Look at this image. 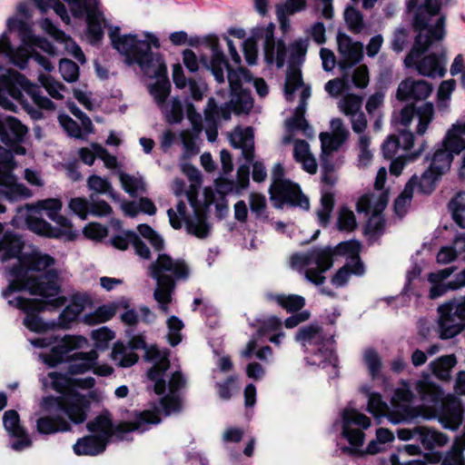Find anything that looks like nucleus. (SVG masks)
I'll return each mask as SVG.
<instances>
[{
	"label": "nucleus",
	"mask_w": 465,
	"mask_h": 465,
	"mask_svg": "<svg viewBox=\"0 0 465 465\" xmlns=\"http://www.w3.org/2000/svg\"><path fill=\"white\" fill-rule=\"evenodd\" d=\"M361 390L368 400L367 411L377 419L385 416L389 407L388 404L382 401L381 396L377 392L371 391V388L368 386H362Z\"/></svg>",
	"instance_id": "42"
},
{
	"label": "nucleus",
	"mask_w": 465,
	"mask_h": 465,
	"mask_svg": "<svg viewBox=\"0 0 465 465\" xmlns=\"http://www.w3.org/2000/svg\"><path fill=\"white\" fill-rule=\"evenodd\" d=\"M389 201L386 191L378 190L363 194L357 203V211L375 217L383 212Z\"/></svg>",
	"instance_id": "34"
},
{
	"label": "nucleus",
	"mask_w": 465,
	"mask_h": 465,
	"mask_svg": "<svg viewBox=\"0 0 465 465\" xmlns=\"http://www.w3.org/2000/svg\"><path fill=\"white\" fill-rule=\"evenodd\" d=\"M438 334L441 340L458 336L465 330V310L458 299H451L437 308Z\"/></svg>",
	"instance_id": "21"
},
{
	"label": "nucleus",
	"mask_w": 465,
	"mask_h": 465,
	"mask_svg": "<svg viewBox=\"0 0 465 465\" xmlns=\"http://www.w3.org/2000/svg\"><path fill=\"white\" fill-rule=\"evenodd\" d=\"M116 314V306L107 304L98 307L94 313L84 315V322L87 324H98L108 322Z\"/></svg>",
	"instance_id": "49"
},
{
	"label": "nucleus",
	"mask_w": 465,
	"mask_h": 465,
	"mask_svg": "<svg viewBox=\"0 0 465 465\" xmlns=\"http://www.w3.org/2000/svg\"><path fill=\"white\" fill-rule=\"evenodd\" d=\"M271 299L275 300L279 305H281L282 308H285L289 312L298 311L302 309L305 304V300L303 297L294 294H278L271 296Z\"/></svg>",
	"instance_id": "55"
},
{
	"label": "nucleus",
	"mask_w": 465,
	"mask_h": 465,
	"mask_svg": "<svg viewBox=\"0 0 465 465\" xmlns=\"http://www.w3.org/2000/svg\"><path fill=\"white\" fill-rule=\"evenodd\" d=\"M441 0H425L415 13L412 25L417 32L414 45L404 59L406 67L415 66L418 73L428 77H443L446 74V51L430 54L419 60L435 44L445 37V16L440 15Z\"/></svg>",
	"instance_id": "3"
},
{
	"label": "nucleus",
	"mask_w": 465,
	"mask_h": 465,
	"mask_svg": "<svg viewBox=\"0 0 465 465\" xmlns=\"http://www.w3.org/2000/svg\"><path fill=\"white\" fill-rule=\"evenodd\" d=\"M106 444L103 440L89 435L79 439L73 449L78 456H96L104 451Z\"/></svg>",
	"instance_id": "39"
},
{
	"label": "nucleus",
	"mask_w": 465,
	"mask_h": 465,
	"mask_svg": "<svg viewBox=\"0 0 465 465\" xmlns=\"http://www.w3.org/2000/svg\"><path fill=\"white\" fill-rule=\"evenodd\" d=\"M357 226L356 218L352 211L346 207L339 211L337 227L340 231L351 232Z\"/></svg>",
	"instance_id": "59"
},
{
	"label": "nucleus",
	"mask_w": 465,
	"mask_h": 465,
	"mask_svg": "<svg viewBox=\"0 0 465 465\" xmlns=\"http://www.w3.org/2000/svg\"><path fill=\"white\" fill-rule=\"evenodd\" d=\"M465 450V432L458 438L451 449L445 454L440 465H465L462 451Z\"/></svg>",
	"instance_id": "45"
},
{
	"label": "nucleus",
	"mask_w": 465,
	"mask_h": 465,
	"mask_svg": "<svg viewBox=\"0 0 465 465\" xmlns=\"http://www.w3.org/2000/svg\"><path fill=\"white\" fill-rule=\"evenodd\" d=\"M344 18L349 29L353 33H361L365 27L361 13L354 7L345 9Z\"/></svg>",
	"instance_id": "56"
},
{
	"label": "nucleus",
	"mask_w": 465,
	"mask_h": 465,
	"mask_svg": "<svg viewBox=\"0 0 465 465\" xmlns=\"http://www.w3.org/2000/svg\"><path fill=\"white\" fill-rule=\"evenodd\" d=\"M414 115H417L419 120L416 132L419 135H423L434 117L433 104L431 103H425L417 109L413 106L406 105L399 113L396 119V124L401 125L405 129L411 124Z\"/></svg>",
	"instance_id": "26"
},
{
	"label": "nucleus",
	"mask_w": 465,
	"mask_h": 465,
	"mask_svg": "<svg viewBox=\"0 0 465 465\" xmlns=\"http://www.w3.org/2000/svg\"><path fill=\"white\" fill-rule=\"evenodd\" d=\"M139 233L146 238L155 251H161L164 247V241L155 231H153L147 224H139L138 227Z\"/></svg>",
	"instance_id": "63"
},
{
	"label": "nucleus",
	"mask_w": 465,
	"mask_h": 465,
	"mask_svg": "<svg viewBox=\"0 0 465 465\" xmlns=\"http://www.w3.org/2000/svg\"><path fill=\"white\" fill-rule=\"evenodd\" d=\"M331 133H321L320 140L322 152L331 154L336 152L348 139L350 132L340 118H334L330 123Z\"/></svg>",
	"instance_id": "29"
},
{
	"label": "nucleus",
	"mask_w": 465,
	"mask_h": 465,
	"mask_svg": "<svg viewBox=\"0 0 465 465\" xmlns=\"http://www.w3.org/2000/svg\"><path fill=\"white\" fill-rule=\"evenodd\" d=\"M275 25L272 23L257 25L251 31V35L242 45L246 62L254 64L257 60V44L262 41L264 51V57L269 64H275L281 68L285 63L286 47L282 41H275Z\"/></svg>",
	"instance_id": "16"
},
{
	"label": "nucleus",
	"mask_w": 465,
	"mask_h": 465,
	"mask_svg": "<svg viewBox=\"0 0 465 465\" xmlns=\"http://www.w3.org/2000/svg\"><path fill=\"white\" fill-rule=\"evenodd\" d=\"M109 36L113 46L125 57L127 64H137L144 75L156 79L151 85H157L162 80L169 81L163 57L151 51V46H160L156 35L144 32V39H138L136 35H120V28L114 27L110 29Z\"/></svg>",
	"instance_id": "6"
},
{
	"label": "nucleus",
	"mask_w": 465,
	"mask_h": 465,
	"mask_svg": "<svg viewBox=\"0 0 465 465\" xmlns=\"http://www.w3.org/2000/svg\"><path fill=\"white\" fill-rule=\"evenodd\" d=\"M272 179L269 191L274 207L282 208L284 204H289L304 210L309 209V199L302 194L298 184L283 178V168L281 164L274 166Z\"/></svg>",
	"instance_id": "20"
},
{
	"label": "nucleus",
	"mask_w": 465,
	"mask_h": 465,
	"mask_svg": "<svg viewBox=\"0 0 465 465\" xmlns=\"http://www.w3.org/2000/svg\"><path fill=\"white\" fill-rule=\"evenodd\" d=\"M362 102V96L349 93L338 101L337 105L340 112L349 118L352 131L359 135L358 162L359 165L366 166L372 159V152L370 149L371 138L365 133L368 121L361 109Z\"/></svg>",
	"instance_id": "17"
},
{
	"label": "nucleus",
	"mask_w": 465,
	"mask_h": 465,
	"mask_svg": "<svg viewBox=\"0 0 465 465\" xmlns=\"http://www.w3.org/2000/svg\"><path fill=\"white\" fill-rule=\"evenodd\" d=\"M149 274L157 283L153 298L157 302L158 309L164 314H168L173 301L175 282L188 279L190 269L183 261L174 260L171 256L162 253L149 266Z\"/></svg>",
	"instance_id": "11"
},
{
	"label": "nucleus",
	"mask_w": 465,
	"mask_h": 465,
	"mask_svg": "<svg viewBox=\"0 0 465 465\" xmlns=\"http://www.w3.org/2000/svg\"><path fill=\"white\" fill-rule=\"evenodd\" d=\"M0 223V261H14L6 268L8 286L2 295L10 306L25 312V326L35 332H42L46 324L36 312L63 306L66 299L59 295L58 272L53 268L54 257L38 250L22 253L24 242L16 234L5 232L2 234Z\"/></svg>",
	"instance_id": "1"
},
{
	"label": "nucleus",
	"mask_w": 465,
	"mask_h": 465,
	"mask_svg": "<svg viewBox=\"0 0 465 465\" xmlns=\"http://www.w3.org/2000/svg\"><path fill=\"white\" fill-rule=\"evenodd\" d=\"M432 92L431 85L424 80H403L398 86L397 97L403 101L426 99Z\"/></svg>",
	"instance_id": "30"
},
{
	"label": "nucleus",
	"mask_w": 465,
	"mask_h": 465,
	"mask_svg": "<svg viewBox=\"0 0 465 465\" xmlns=\"http://www.w3.org/2000/svg\"><path fill=\"white\" fill-rule=\"evenodd\" d=\"M148 91L169 124H177L183 120V111L181 100L174 97L166 102L171 91L169 81L162 80L157 85H148Z\"/></svg>",
	"instance_id": "24"
},
{
	"label": "nucleus",
	"mask_w": 465,
	"mask_h": 465,
	"mask_svg": "<svg viewBox=\"0 0 465 465\" xmlns=\"http://www.w3.org/2000/svg\"><path fill=\"white\" fill-rule=\"evenodd\" d=\"M15 103L20 104L33 119H41L39 109L54 110V103L42 94L40 86L30 83L23 74L0 65V105L15 111Z\"/></svg>",
	"instance_id": "7"
},
{
	"label": "nucleus",
	"mask_w": 465,
	"mask_h": 465,
	"mask_svg": "<svg viewBox=\"0 0 465 465\" xmlns=\"http://www.w3.org/2000/svg\"><path fill=\"white\" fill-rule=\"evenodd\" d=\"M293 157L302 163L303 170L313 174L317 172V163L312 153L307 142L303 140H295L293 145Z\"/></svg>",
	"instance_id": "40"
},
{
	"label": "nucleus",
	"mask_w": 465,
	"mask_h": 465,
	"mask_svg": "<svg viewBox=\"0 0 465 465\" xmlns=\"http://www.w3.org/2000/svg\"><path fill=\"white\" fill-rule=\"evenodd\" d=\"M363 361L371 378H376L382 365L380 354L374 349L367 348L363 351Z\"/></svg>",
	"instance_id": "53"
},
{
	"label": "nucleus",
	"mask_w": 465,
	"mask_h": 465,
	"mask_svg": "<svg viewBox=\"0 0 465 465\" xmlns=\"http://www.w3.org/2000/svg\"><path fill=\"white\" fill-rule=\"evenodd\" d=\"M91 338L94 341V345L99 350L107 348L109 341L114 338V332L107 327H101L91 332Z\"/></svg>",
	"instance_id": "62"
},
{
	"label": "nucleus",
	"mask_w": 465,
	"mask_h": 465,
	"mask_svg": "<svg viewBox=\"0 0 465 465\" xmlns=\"http://www.w3.org/2000/svg\"><path fill=\"white\" fill-rule=\"evenodd\" d=\"M449 440V437L443 432L424 427L421 428L420 441L429 450H432L437 447H443Z\"/></svg>",
	"instance_id": "44"
},
{
	"label": "nucleus",
	"mask_w": 465,
	"mask_h": 465,
	"mask_svg": "<svg viewBox=\"0 0 465 465\" xmlns=\"http://www.w3.org/2000/svg\"><path fill=\"white\" fill-rule=\"evenodd\" d=\"M200 186L201 180L198 173H196L195 179L193 180L189 189H186L185 183L182 179H175L172 186L173 193L177 197L184 195L193 207V215H187L186 204L181 200L176 204L175 211L171 208L167 211V214L170 224L173 229H181L183 223H184L189 234L202 239L208 236L210 229L206 223L204 214L201 213L196 206V199Z\"/></svg>",
	"instance_id": "10"
},
{
	"label": "nucleus",
	"mask_w": 465,
	"mask_h": 465,
	"mask_svg": "<svg viewBox=\"0 0 465 465\" xmlns=\"http://www.w3.org/2000/svg\"><path fill=\"white\" fill-rule=\"evenodd\" d=\"M42 381L45 387L61 393L65 391L69 385V380L66 375L54 371L49 372L46 377L43 378Z\"/></svg>",
	"instance_id": "54"
},
{
	"label": "nucleus",
	"mask_w": 465,
	"mask_h": 465,
	"mask_svg": "<svg viewBox=\"0 0 465 465\" xmlns=\"http://www.w3.org/2000/svg\"><path fill=\"white\" fill-rule=\"evenodd\" d=\"M415 389L422 402L438 412L439 421L443 428L456 430L460 427L462 422L460 402L451 395H445L429 374L416 381Z\"/></svg>",
	"instance_id": "13"
},
{
	"label": "nucleus",
	"mask_w": 465,
	"mask_h": 465,
	"mask_svg": "<svg viewBox=\"0 0 465 465\" xmlns=\"http://www.w3.org/2000/svg\"><path fill=\"white\" fill-rule=\"evenodd\" d=\"M38 81L54 99L59 100L64 98L63 93L65 91V87L63 84L54 80L52 76L44 74H39Z\"/></svg>",
	"instance_id": "51"
},
{
	"label": "nucleus",
	"mask_w": 465,
	"mask_h": 465,
	"mask_svg": "<svg viewBox=\"0 0 465 465\" xmlns=\"http://www.w3.org/2000/svg\"><path fill=\"white\" fill-rule=\"evenodd\" d=\"M296 341L311 355L306 357L308 363L323 367L325 363L336 366L338 359L334 352V340L331 335H326L322 328L316 325L302 328L296 334Z\"/></svg>",
	"instance_id": "18"
},
{
	"label": "nucleus",
	"mask_w": 465,
	"mask_h": 465,
	"mask_svg": "<svg viewBox=\"0 0 465 465\" xmlns=\"http://www.w3.org/2000/svg\"><path fill=\"white\" fill-rule=\"evenodd\" d=\"M440 177V175H438L428 168L420 176L417 175V182L414 184V189L420 193L430 194L434 191L436 183Z\"/></svg>",
	"instance_id": "47"
},
{
	"label": "nucleus",
	"mask_w": 465,
	"mask_h": 465,
	"mask_svg": "<svg viewBox=\"0 0 465 465\" xmlns=\"http://www.w3.org/2000/svg\"><path fill=\"white\" fill-rule=\"evenodd\" d=\"M91 303V298L85 293L73 295L69 304L60 313L59 325L63 328L69 327Z\"/></svg>",
	"instance_id": "35"
},
{
	"label": "nucleus",
	"mask_w": 465,
	"mask_h": 465,
	"mask_svg": "<svg viewBox=\"0 0 465 465\" xmlns=\"http://www.w3.org/2000/svg\"><path fill=\"white\" fill-rule=\"evenodd\" d=\"M338 52L342 57L343 64H355L363 58V45L360 42L353 41L344 33L337 35Z\"/></svg>",
	"instance_id": "31"
},
{
	"label": "nucleus",
	"mask_w": 465,
	"mask_h": 465,
	"mask_svg": "<svg viewBox=\"0 0 465 465\" xmlns=\"http://www.w3.org/2000/svg\"><path fill=\"white\" fill-rule=\"evenodd\" d=\"M59 71L64 80L68 83H74L77 81L79 77L78 65L69 59L64 58L60 60Z\"/></svg>",
	"instance_id": "60"
},
{
	"label": "nucleus",
	"mask_w": 465,
	"mask_h": 465,
	"mask_svg": "<svg viewBox=\"0 0 465 465\" xmlns=\"http://www.w3.org/2000/svg\"><path fill=\"white\" fill-rule=\"evenodd\" d=\"M299 93L300 103L294 110L293 115L285 122L288 134L282 138L284 144L292 142V134L296 131H301L307 138L314 137V131L304 117L307 106V100L311 96V87L305 85L302 79V74L298 70H293L287 74L284 95L287 101H293L295 94Z\"/></svg>",
	"instance_id": "15"
},
{
	"label": "nucleus",
	"mask_w": 465,
	"mask_h": 465,
	"mask_svg": "<svg viewBox=\"0 0 465 465\" xmlns=\"http://www.w3.org/2000/svg\"><path fill=\"white\" fill-rule=\"evenodd\" d=\"M40 25L45 33L50 35L58 45L64 47L67 54L72 55L81 64L85 63V56L80 46L64 32L59 30L50 19H42Z\"/></svg>",
	"instance_id": "28"
},
{
	"label": "nucleus",
	"mask_w": 465,
	"mask_h": 465,
	"mask_svg": "<svg viewBox=\"0 0 465 465\" xmlns=\"http://www.w3.org/2000/svg\"><path fill=\"white\" fill-rule=\"evenodd\" d=\"M417 182V175L414 174L409 180L402 193L396 198L394 202V212L400 218L403 217L409 209L412 199L414 184Z\"/></svg>",
	"instance_id": "43"
},
{
	"label": "nucleus",
	"mask_w": 465,
	"mask_h": 465,
	"mask_svg": "<svg viewBox=\"0 0 465 465\" xmlns=\"http://www.w3.org/2000/svg\"><path fill=\"white\" fill-rule=\"evenodd\" d=\"M35 6L45 13L53 9L61 20L69 25L71 15L75 18H85L86 37L91 45L97 44L103 36L105 24L100 0H32Z\"/></svg>",
	"instance_id": "8"
},
{
	"label": "nucleus",
	"mask_w": 465,
	"mask_h": 465,
	"mask_svg": "<svg viewBox=\"0 0 465 465\" xmlns=\"http://www.w3.org/2000/svg\"><path fill=\"white\" fill-rule=\"evenodd\" d=\"M212 57L209 62L204 59L203 62L208 69L212 71L215 80L218 83H224V72H227V78L232 93V104L238 113H249L253 106V99L250 91L244 87V84H251L252 76L245 68L239 67L232 70L229 67L227 59L223 50L218 45L217 41L211 45Z\"/></svg>",
	"instance_id": "9"
},
{
	"label": "nucleus",
	"mask_w": 465,
	"mask_h": 465,
	"mask_svg": "<svg viewBox=\"0 0 465 465\" xmlns=\"http://www.w3.org/2000/svg\"><path fill=\"white\" fill-rule=\"evenodd\" d=\"M340 418L341 435L349 442V446L338 443L340 450L350 455L361 454L365 440L364 430L371 426V419L351 405L341 411Z\"/></svg>",
	"instance_id": "19"
},
{
	"label": "nucleus",
	"mask_w": 465,
	"mask_h": 465,
	"mask_svg": "<svg viewBox=\"0 0 465 465\" xmlns=\"http://www.w3.org/2000/svg\"><path fill=\"white\" fill-rule=\"evenodd\" d=\"M87 186L89 190L96 193H109L114 197L110 182L102 176L93 174L87 179Z\"/></svg>",
	"instance_id": "61"
},
{
	"label": "nucleus",
	"mask_w": 465,
	"mask_h": 465,
	"mask_svg": "<svg viewBox=\"0 0 465 465\" xmlns=\"http://www.w3.org/2000/svg\"><path fill=\"white\" fill-rule=\"evenodd\" d=\"M325 91L331 97H338L343 91L350 90L345 75L342 73L341 77L329 80L324 85Z\"/></svg>",
	"instance_id": "64"
},
{
	"label": "nucleus",
	"mask_w": 465,
	"mask_h": 465,
	"mask_svg": "<svg viewBox=\"0 0 465 465\" xmlns=\"http://www.w3.org/2000/svg\"><path fill=\"white\" fill-rule=\"evenodd\" d=\"M450 208L455 223L461 228H465V192L459 193L450 202Z\"/></svg>",
	"instance_id": "52"
},
{
	"label": "nucleus",
	"mask_w": 465,
	"mask_h": 465,
	"mask_svg": "<svg viewBox=\"0 0 465 465\" xmlns=\"http://www.w3.org/2000/svg\"><path fill=\"white\" fill-rule=\"evenodd\" d=\"M63 203L59 198H47L33 204H25L17 209L12 219L15 226H26L33 232L49 238H63L73 241L78 232L71 222L60 214Z\"/></svg>",
	"instance_id": "5"
},
{
	"label": "nucleus",
	"mask_w": 465,
	"mask_h": 465,
	"mask_svg": "<svg viewBox=\"0 0 465 465\" xmlns=\"http://www.w3.org/2000/svg\"><path fill=\"white\" fill-rule=\"evenodd\" d=\"M88 344L87 339L83 336H64L49 353H41L43 361L49 366L69 360L68 371L71 374H82L92 370L98 359L95 350L88 352H75L70 355L74 350L83 349Z\"/></svg>",
	"instance_id": "14"
},
{
	"label": "nucleus",
	"mask_w": 465,
	"mask_h": 465,
	"mask_svg": "<svg viewBox=\"0 0 465 465\" xmlns=\"http://www.w3.org/2000/svg\"><path fill=\"white\" fill-rule=\"evenodd\" d=\"M445 145L456 154L465 151V120L451 124L445 134Z\"/></svg>",
	"instance_id": "38"
},
{
	"label": "nucleus",
	"mask_w": 465,
	"mask_h": 465,
	"mask_svg": "<svg viewBox=\"0 0 465 465\" xmlns=\"http://www.w3.org/2000/svg\"><path fill=\"white\" fill-rule=\"evenodd\" d=\"M353 64H343L339 63L341 70L345 75V81L351 88L362 90L367 88L370 83L369 68L365 64L352 67Z\"/></svg>",
	"instance_id": "36"
},
{
	"label": "nucleus",
	"mask_w": 465,
	"mask_h": 465,
	"mask_svg": "<svg viewBox=\"0 0 465 465\" xmlns=\"http://www.w3.org/2000/svg\"><path fill=\"white\" fill-rule=\"evenodd\" d=\"M413 398L414 395L411 390L410 384L403 381L401 387L395 390L391 402L395 407L401 408L407 412Z\"/></svg>",
	"instance_id": "48"
},
{
	"label": "nucleus",
	"mask_w": 465,
	"mask_h": 465,
	"mask_svg": "<svg viewBox=\"0 0 465 465\" xmlns=\"http://www.w3.org/2000/svg\"><path fill=\"white\" fill-rule=\"evenodd\" d=\"M454 271L455 267H448L429 273L428 282L430 287L428 295L430 299H437L448 292L458 291L465 287V269L455 274L453 279L447 281Z\"/></svg>",
	"instance_id": "25"
},
{
	"label": "nucleus",
	"mask_w": 465,
	"mask_h": 465,
	"mask_svg": "<svg viewBox=\"0 0 465 465\" xmlns=\"http://www.w3.org/2000/svg\"><path fill=\"white\" fill-rule=\"evenodd\" d=\"M330 156L331 154H325L322 152V182L327 187L322 190L321 205L316 212L322 226H326L330 222L334 206V198L329 188H331L338 179L334 167L331 163Z\"/></svg>",
	"instance_id": "23"
},
{
	"label": "nucleus",
	"mask_w": 465,
	"mask_h": 465,
	"mask_svg": "<svg viewBox=\"0 0 465 465\" xmlns=\"http://www.w3.org/2000/svg\"><path fill=\"white\" fill-rule=\"evenodd\" d=\"M14 168L13 153L0 146V198L15 201L31 197V190L17 183L15 177L11 174Z\"/></svg>",
	"instance_id": "22"
},
{
	"label": "nucleus",
	"mask_w": 465,
	"mask_h": 465,
	"mask_svg": "<svg viewBox=\"0 0 465 465\" xmlns=\"http://www.w3.org/2000/svg\"><path fill=\"white\" fill-rule=\"evenodd\" d=\"M28 129L13 116L0 118V139L5 144L20 143L25 140Z\"/></svg>",
	"instance_id": "33"
},
{
	"label": "nucleus",
	"mask_w": 465,
	"mask_h": 465,
	"mask_svg": "<svg viewBox=\"0 0 465 465\" xmlns=\"http://www.w3.org/2000/svg\"><path fill=\"white\" fill-rule=\"evenodd\" d=\"M206 121L216 124L220 119L229 120L231 113L227 106L219 107L213 98H209L206 108L204 110Z\"/></svg>",
	"instance_id": "50"
},
{
	"label": "nucleus",
	"mask_w": 465,
	"mask_h": 465,
	"mask_svg": "<svg viewBox=\"0 0 465 465\" xmlns=\"http://www.w3.org/2000/svg\"><path fill=\"white\" fill-rule=\"evenodd\" d=\"M138 349L145 350V360L153 364L147 371V376L150 381L154 382L155 393L162 395L167 389L169 393L160 400L158 406L154 407L153 411L145 410L139 412L132 422H124L114 428L108 412H104L89 421L86 425L88 430L93 433V436L103 440L105 443L112 437L118 440H128L131 432L143 433L150 430L152 425L160 423L161 412L169 416L180 410L181 402L177 391L184 386L185 379L178 370L167 373L170 362L166 349L161 350L155 346L147 348L145 341L142 337H137L128 344L116 342L113 347L111 358L119 367L128 368L137 362L138 355L134 350Z\"/></svg>",
	"instance_id": "2"
},
{
	"label": "nucleus",
	"mask_w": 465,
	"mask_h": 465,
	"mask_svg": "<svg viewBox=\"0 0 465 465\" xmlns=\"http://www.w3.org/2000/svg\"><path fill=\"white\" fill-rule=\"evenodd\" d=\"M359 248V242L352 241L341 242L334 249L331 247L312 248L306 252L293 254L291 257V265L303 273L308 282L320 286L325 282L323 273L332 266L334 256L348 254L350 259L331 280L336 288L344 287L351 274L357 276L364 274V265L358 255Z\"/></svg>",
	"instance_id": "4"
},
{
	"label": "nucleus",
	"mask_w": 465,
	"mask_h": 465,
	"mask_svg": "<svg viewBox=\"0 0 465 465\" xmlns=\"http://www.w3.org/2000/svg\"><path fill=\"white\" fill-rule=\"evenodd\" d=\"M119 179L124 190L132 196L145 192V183L140 175L120 173Z\"/></svg>",
	"instance_id": "46"
},
{
	"label": "nucleus",
	"mask_w": 465,
	"mask_h": 465,
	"mask_svg": "<svg viewBox=\"0 0 465 465\" xmlns=\"http://www.w3.org/2000/svg\"><path fill=\"white\" fill-rule=\"evenodd\" d=\"M454 155H457L456 153L445 145L444 137L441 143L436 148L428 168L442 176L450 170Z\"/></svg>",
	"instance_id": "37"
},
{
	"label": "nucleus",
	"mask_w": 465,
	"mask_h": 465,
	"mask_svg": "<svg viewBox=\"0 0 465 465\" xmlns=\"http://www.w3.org/2000/svg\"><path fill=\"white\" fill-rule=\"evenodd\" d=\"M58 119L64 130L71 137L83 139L86 134H90L84 130L82 124L80 126L75 121L66 114H60Z\"/></svg>",
	"instance_id": "57"
},
{
	"label": "nucleus",
	"mask_w": 465,
	"mask_h": 465,
	"mask_svg": "<svg viewBox=\"0 0 465 465\" xmlns=\"http://www.w3.org/2000/svg\"><path fill=\"white\" fill-rule=\"evenodd\" d=\"M3 425L13 438L10 446L15 450H22L31 445L25 429L20 424L19 414L15 410H8L3 415Z\"/></svg>",
	"instance_id": "27"
},
{
	"label": "nucleus",
	"mask_w": 465,
	"mask_h": 465,
	"mask_svg": "<svg viewBox=\"0 0 465 465\" xmlns=\"http://www.w3.org/2000/svg\"><path fill=\"white\" fill-rule=\"evenodd\" d=\"M48 403L55 405V411H51L36 420V430L44 435L71 430L69 422L60 417L58 411L64 413L72 422L81 424L86 420L90 409L89 400L78 393L69 394L61 403L53 399H44L42 401L44 407Z\"/></svg>",
	"instance_id": "12"
},
{
	"label": "nucleus",
	"mask_w": 465,
	"mask_h": 465,
	"mask_svg": "<svg viewBox=\"0 0 465 465\" xmlns=\"http://www.w3.org/2000/svg\"><path fill=\"white\" fill-rule=\"evenodd\" d=\"M457 364V359L454 354L440 356L430 363L432 373L441 381H449L451 370Z\"/></svg>",
	"instance_id": "41"
},
{
	"label": "nucleus",
	"mask_w": 465,
	"mask_h": 465,
	"mask_svg": "<svg viewBox=\"0 0 465 465\" xmlns=\"http://www.w3.org/2000/svg\"><path fill=\"white\" fill-rule=\"evenodd\" d=\"M229 140L232 147L242 150V154L248 162L254 157V134L252 127L242 128L237 126L229 134Z\"/></svg>",
	"instance_id": "32"
},
{
	"label": "nucleus",
	"mask_w": 465,
	"mask_h": 465,
	"mask_svg": "<svg viewBox=\"0 0 465 465\" xmlns=\"http://www.w3.org/2000/svg\"><path fill=\"white\" fill-rule=\"evenodd\" d=\"M167 339L168 342L172 346H175L182 341V330L183 328V322L176 316H171L167 322Z\"/></svg>",
	"instance_id": "58"
}]
</instances>
